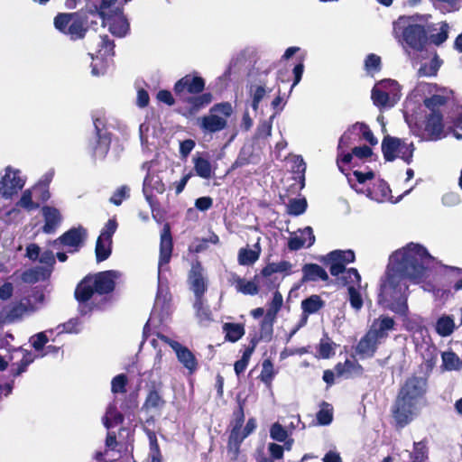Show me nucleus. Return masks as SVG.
Here are the masks:
<instances>
[{"label":"nucleus","mask_w":462,"mask_h":462,"mask_svg":"<svg viewBox=\"0 0 462 462\" xmlns=\"http://www.w3.org/2000/svg\"><path fill=\"white\" fill-rule=\"evenodd\" d=\"M397 262L388 265L381 278L377 304L398 315L408 314V280L420 281L432 256L421 245L410 243L402 252H396Z\"/></svg>","instance_id":"1"},{"label":"nucleus","mask_w":462,"mask_h":462,"mask_svg":"<svg viewBox=\"0 0 462 462\" xmlns=\"http://www.w3.org/2000/svg\"><path fill=\"white\" fill-rule=\"evenodd\" d=\"M428 380L422 376L411 375L400 386L391 407L395 427L402 429L410 424L420 413L425 402Z\"/></svg>","instance_id":"2"},{"label":"nucleus","mask_w":462,"mask_h":462,"mask_svg":"<svg viewBox=\"0 0 462 462\" xmlns=\"http://www.w3.org/2000/svg\"><path fill=\"white\" fill-rule=\"evenodd\" d=\"M206 80L197 71L186 74L173 86V92L180 106L178 114L187 119L195 118L214 100L211 92H205Z\"/></svg>","instance_id":"3"},{"label":"nucleus","mask_w":462,"mask_h":462,"mask_svg":"<svg viewBox=\"0 0 462 462\" xmlns=\"http://www.w3.org/2000/svg\"><path fill=\"white\" fill-rule=\"evenodd\" d=\"M121 273L116 270H107L97 273L87 274L77 284L74 298L81 306L88 302L95 293L107 295L112 293L116 285V280Z\"/></svg>","instance_id":"4"},{"label":"nucleus","mask_w":462,"mask_h":462,"mask_svg":"<svg viewBox=\"0 0 462 462\" xmlns=\"http://www.w3.org/2000/svg\"><path fill=\"white\" fill-rule=\"evenodd\" d=\"M232 114L231 103H217L209 108L208 115L198 118V125L204 134L220 132L227 127V119Z\"/></svg>","instance_id":"5"},{"label":"nucleus","mask_w":462,"mask_h":462,"mask_svg":"<svg viewBox=\"0 0 462 462\" xmlns=\"http://www.w3.org/2000/svg\"><path fill=\"white\" fill-rule=\"evenodd\" d=\"M381 149L385 162H393L396 158H401L407 164L412 162L415 151L413 143H407L401 138L385 135Z\"/></svg>","instance_id":"6"},{"label":"nucleus","mask_w":462,"mask_h":462,"mask_svg":"<svg viewBox=\"0 0 462 462\" xmlns=\"http://www.w3.org/2000/svg\"><path fill=\"white\" fill-rule=\"evenodd\" d=\"M93 123L95 137L88 141V145L94 156L104 159L110 150L112 134L102 119L94 118Z\"/></svg>","instance_id":"7"},{"label":"nucleus","mask_w":462,"mask_h":462,"mask_svg":"<svg viewBox=\"0 0 462 462\" xmlns=\"http://www.w3.org/2000/svg\"><path fill=\"white\" fill-rule=\"evenodd\" d=\"M115 55V42L114 39H111L108 35H101L100 41L97 43V51L96 57L91 54V73L94 76H99L104 73L105 65L104 60L106 57Z\"/></svg>","instance_id":"8"},{"label":"nucleus","mask_w":462,"mask_h":462,"mask_svg":"<svg viewBox=\"0 0 462 462\" xmlns=\"http://www.w3.org/2000/svg\"><path fill=\"white\" fill-rule=\"evenodd\" d=\"M24 184L25 181L21 178L20 171L7 166L5 175L0 179V196L5 199H12L23 188Z\"/></svg>","instance_id":"9"},{"label":"nucleus","mask_w":462,"mask_h":462,"mask_svg":"<svg viewBox=\"0 0 462 462\" xmlns=\"http://www.w3.org/2000/svg\"><path fill=\"white\" fill-rule=\"evenodd\" d=\"M88 237L87 229L79 226L71 227L53 241V245H63L69 248V253L78 252L85 244Z\"/></svg>","instance_id":"10"},{"label":"nucleus","mask_w":462,"mask_h":462,"mask_svg":"<svg viewBox=\"0 0 462 462\" xmlns=\"http://www.w3.org/2000/svg\"><path fill=\"white\" fill-rule=\"evenodd\" d=\"M159 337L171 347L176 354L178 361L188 370L189 374H193L198 370L199 362L189 347L176 340L171 339L167 336L161 335Z\"/></svg>","instance_id":"11"},{"label":"nucleus","mask_w":462,"mask_h":462,"mask_svg":"<svg viewBox=\"0 0 462 462\" xmlns=\"http://www.w3.org/2000/svg\"><path fill=\"white\" fill-rule=\"evenodd\" d=\"M429 31H394V37L398 39L403 48H410L413 51H420L428 43Z\"/></svg>","instance_id":"12"},{"label":"nucleus","mask_w":462,"mask_h":462,"mask_svg":"<svg viewBox=\"0 0 462 462\" xmlns=\"http://www.w3.org/2000/svg\"><path fill=\"white\" fill-rule=\"evenodd\" d=\"M165 191V185L158 173L148 172L143 183V192L145 199L150 205L156 200L154 193L162 194Z\"/></svg>","instance_id":"13"},{"label":"nucleus","mask_w":462,"mask_h":462,"mask_svg":"<svg viewBox=\"0 0 462 462\" xmlns=\"http://www.w3.org/2000/svg\"><path fill=\"white\" fill-rule=\"evenodd\" d=\"M173 251V239L171 236V226L166 223L161 232L160 236V251L158 266L161 268L170 263Z\"/></svg>","instance_id":"14"},{"label":"nucleus","mask_w":462,"mask_h":462,"mask_svg":"<svg viewBox=\"0 0 462 462\" xmlns=\"http://www.w3.org/2000/svg\"><path fill=\"white\" fill-rule=\"evenodd\" d=\"M275 319L276 318L270 316V314H264L260 322L259 333L250 337L248 345L256 348L258 343L261 341L265 343L271 342L273 337V325Z\"/></svg>","instance_id":"15"},{"label":"nucleus","mask_w":462,"mask_h":462,"mask_svg":"<svg viewBox=\"0 0 462 462\" xmlns=\"http://www.w3.org/2000/svg\"><path fill=\"white\" fill-rule=\"evenodd\" d=\"M42 214L44 219V225L42 231L44 234H53L62 222V216L60 210L52 206H42Z\"/></svg>","instance_id":"16"},{"label":"nucleus","mask_w":462,"mask_h":462,"mask_svg":"<svg viewBox=\"0 0 462 462\" xmlns=\"http://www.w3.org/2000/svg\"><path fill=\"white\" fill-rule=\"evenodd\" d=\"M430 15H403L401 16L394 23L393 29H432L428 20Z\"/></svg>","instance_id":"17"},{"label":"nucleus","mask_w":462,"mask_h":462,"mask_svg":"<svg viewBox=\"0 0 462 462\" xmlns=\"http://www.w3.org/2000/svg\"><path fill=\"white\" fill-rule=\"evenodd\" d=\"M162 383L161 382H151L148 389V393L145 401L143 404V409L146 411L150 410H161L164 407L166 402L161 394Z\"/></svg>","instance_id":"18"},{"label":"nucleus","mask_w":462,"mask_h":462,"mask_svg":"<svg viewBox=\"0 0 462 462\" xmlns=\"http://www.w3.org/2000/svg\"><path fill=\"white\" fill-rule=\"evenodd\" d=\"M395 321L389 316L381 315L375 319L368 331L380 342L388 337V331L394 328Z\"/></svg>","instance_id":"19"},{"label":"nucleus","mask_w":462,"mask_h":462,"mask_svg":"<svg viewBox=\"0 0 462 462\" xmlns=\"http://www.w3.org/2000/svg\"><path fill=\"white\" fill-rule=\"evenodd\" d=\"M381 342L367 331L359 340L356 352L362 358H371L377 351Z\"/></svg>","instance_id":"20"},{"label":"nucleus","mask_w":462,"mask_h":462,"mask_svg":"<svg viewBox=\"0 0 462 462\" xmlns=\"http://www.w3.org/2000/svg\"><path fill=\"white\" fill-rule=\"evenodd\" d=\"M425 132L431 140H439L443 136V114L430 113L425 119Z\"/></svg>","instance_id":"21"},{"label":"nucleus","mask_w":462,"mask_h":462,"mask_svg":"<svg viewBox=\"0 0 462 462\" xmlns=\"http://www.w3.org/2000/svg\"><path fill=\"white\" fill-rule=\"evenodd\" d=\"M55 29H83V18L79 13H61L54 18Z\"/></svg>","instance_id":"22"},{"label":"nucleus","mask_w":462,"mask_h":462,"mask_svg":"<svg viewBox=\"0 0 462 462\" xmlns=\"http://www.w3.org/2000/svg\"><path fill=\"white\" fill-rule=\"evenodd\" d=\"M301 271V283L318 281L328 282L329 279L326 270L317 263H305Z\"/></svg>","instance_id":"23"},{"label":"nucleus","mask_w":462,"mask_h":462,"mask_svg":"<svg viewBox=\"0 0 462 462\" xmlns=\"http://www.w3.org/2000/svg\"><path fill=\"white\" fill-rule=\"evenodd\" d=\"M301 236L291 237L288 241V248L291 251H298L304 247L307 243V247H310L315 243V236L313 229L310 226H306L300 231Z\"/></svg>","instance_id":"24"},{"label":"nucleus","mask_w":462,"mask_h":462,"mask_svg":"<svg viewBox=\"0 0 462 462\" xmlns=\"http://www.w3.org/2000/svg\"><path fill=\"white\" fill-rule=\"evenodd\" d=\"M258 280V275H254L253 281H246L244 278L236 274L232 276V285L235 286L236 291L243 293L244 295H256L259 292V286L255 282Z\"/></svg>","instance_id":"25"},{"label":"nucleus","mask_w":462,"mask_h":462,"mask_svg":"<svg viewBox=\"0 0 462 462\" xmlns=\"http://www.w3.org/2000/svg\"><path fill=\"white\" fill-rule=\"evenodd\" d=\"M456 328L457 326L454 319L450 315H442L437 319L435 324L436 332L442 337L450 336Z\"/></svg>","instance_id":"26"},{"label":"nucleus","mask_w":462,"mask_h":462,"mask_svg":"<svg viewBox=\"0 0 462 462\" xmlns=\"http://www.w3.org/2000/svg\"><path fill=\"white\" fill-rule=\"evenodd\" d=\"M225 333V339L228 342L235 343L245 335V326L242 323L226 322L222 326Z\"/></svg>","instance_id":"27"},{"label":"nucleus","mask_w":462,"mask_h":462,"mask_svg":"<svg viewBox=\"0 0 462 462\" xmlns=\"http://www.w3.org/2000/svg\"><path fill=\"white\" fill-rule=\"evenodd\" d=\"M324 306L325 301L317 294H312L301 301V310L306 316L317 313Z\"/></svg>","instance_id":"28"},{"label":"nucleus","mask_w":462,"mask_h":462,"mask_svg":"<svg viewBox=\"0 0 462 462\" xmlns=\"http://www.w3.org/2000/svg\"><path fill=\"white\" fill-rule=\"evenodd\" d=\"M260 254L261 248L258 243L254 245V249L241 248L238 251V263L240 265H251L259 259Z\"/></svg>","instance_id":"29"},{"label":"nucleus","mask_w":462,"mask_h":462,"mask_svg":"<svg viewBox=\"0 0 462 462\" xmlns=\"http://www.w3.org/2000/svg\"><path fill=\"white\" fill-rule=\"evenodd\" d=\"M334 370L337 377L345 376L348 378L352 372H358L361 374L363 372V366L357 362L346 359L344 363H337L335 365Z\"/></svg>","instance_id":"30"},{"label":"nucleus","mask_w":462,"mask_h":462,"mask_svg":"<svg viewBox=\"0 0 462 462\" xmlns=\"http://www.w3.org/2000/svg\"><path fill=\"white\" fill-rule=\"evenodd\" d=\"M112 243L113 241L97 237L95 247L96 260L97 263H101L109 258L112 254Z\"/></svg>","instance_id":"31"},{"label":"nucleus","mask_w":462,"mask_h":462,"mask_svg":"<svg viewBox=\"0 0 462 462\" xmlns=\"http://www.w3.org/2000/svg\"><path fill=\"white\" fill-rule=\"evenodd\" d=\"M246 437L242 430V426H232V430L228 436L227 448L229 450H234L238 453L240 446Z\"/></svg>","instance_id":"32"},{"label":"nucleus","mask_w":462,"mask_h":462,"mask_svg":"<svg viewBox=\"0 0 462 462\" xmlns=\"http://www.w3.org/2000/svg\"><path fill=\"white\" fill-rule=\"evenodd\" d=\"M194 171L196 174L203 179L208 180L212 177V167L210 162L203 157L193 158Z\"/></svg>","instance_id":"33"},{"label":"nucleus","mask_w":462,"mask_h":462,"mask_svg":"<svg viewBox=\"0 0 462 462\" xmlns=\"http://www.w3.org/2000/svg\"><path fill=\"white\" fill-rule=\"evenodd\" d=\"M442 60L438 54H435L430 63H423L420 65L418 75L419 77H435L438 74L439 68L442 65Z\"/></svg>","instance_id":"34"},{"label":"nucleus","mask_w":462,"mask_h":462,"mask_svg":"<svg viewBox=\"0 0 462 462\" xmlns=\"http://www.w3.org/2000/svg\"><path fill=\"white\" fill-rule=\"evenodd\" d=\"M447 103L448 97L438 94L432 95L430 97H426L423 100V105L430 111V113L435 114H442L439 108L445 106Z\"/></svg>","instance_id":"35"},{"label":"nucleus","mask_w":462,"mask_h":462,"mask_svg":"<svg viewBox=\"0 0 462 462\" xmlns=\"http://www.w3.org/2000/svg\"><path fill=\"white\" fill-rule=\"evenodd\" d=\"M429 458V449L425 441L413 443V450L410 454V462H426Z\"/></svg>","instance_id":"36"},{"label":"nucleus","mask_w":462,"mask_h":462,"mask_svg":"<svg viewBox=\"0 0 462 462\" xmlns=\"http://www.w3.org/2000/svg\"><path fill=\"white\" fill-rule=\"evenodd\" d=\"M262 366L259 378L267 387H271L277 372L274 370L273 364L269 358L263 361Z\"/></svg>","instance_id":"37"},{"label":"nucleus","mask_w":462,"mask_h":462,"mask_svg":"<svg viewBox=\"0 0 462 462\" xmlns=\"http://www.w3.org/2000/svg\"><path fill=\"white\" fill-rule=\"evenodd\" d=\"M323 263L326 265H329V273L332 276L343 274L346 270V264L337 259V256H332L331 252L323 259Z\"/></svg>","instance_id":"38"},{"label":"nucleus","mask_w":462,"mask_h":462,"mask_svg":"<svg viewBox=\"0 0 462 462\" xmlns=\"http://www.w3.org/2000/svg\"><path fill=\"white\" fill-rule=\"evenodd\" d=\"M254 347L248 345L247 346H245L242 357L235 362L234 370L237 376H240V374H242L245 371L249 364L251 356L254 352Z\"/></svg>","instance_id":"39"},{"label":"nucleus","mask_w":462,"mask_h":462,"mask_svg":"<svg viewBox=\"0 0 462 462\" xmlns=\"http://www.w3.org/2000/svg\"><path fill=\"white\" fill-rule=\"evenodd\" d=\"M442 367L444 370L452 371L459 368L461 363L458 356L453 351H446L441 355Z\"/></svg>","instance_id":"40"},{"label":"nucleus","mask_w":462,"mask_h":462,"mask_svg":"<svg viewBox=\"0 0 462 462\" xmlns=\"http://www.w3.org/2000/svg\"><path fill=\"white\" fill-rule=\"evenodd\" d=\"M16 206L24 208L27 211H32L40 208V203L32 200V189H27L23 190L20 199L17 201Z\"/></svg>","instance_id":"41"},{"label":"nucleus","mask_w":462,"mask_h":462,"mask_svg":"<svg viewBox=\"0 0 462 462\" xmlns=\"http://www.w3.org/2000/svg\"><path fill=\"white\" fill-rule=\"evenodd\" d=\"M316 418L319 425H329L333 420V408L331 405L323 402L322 408L317 412Z\"/></svg>","instance_id":"42"},{"label":"nucleus","mask_w":462,"mask_h":462,"mask_svg":"<svg viewBox=\"0 0 462 462\" xmlns=\"http://www.w3.org/2000/svg\"><path fill=\"white\" fill-rule=\"evenodd\" d=\"M336 344L327 337L326 340L323 338L320 340L318 346L319 357L323 359H328L335 355Z\"/></svg>","instance_id":"43"},{"label":"nucleus","mask_w":462,"mask_h":462,"mask_svg":"<svg viewBox=\"0 0 462 462\" xmlns=\"http://www.w3.org/2000/svg\"><path fill=\"white\" fill-rule=\"evenodd\" d=\"M253 152L250 148L243 147L236 161L231 165V170L244 167L252 163Z\"/></svg>","instance_id":"44"},{"label":"nucleus","mask_w":462,"mask_h":462,"mask_svg":"<svg viewBox=\"0 0 462 462\" xmlns=\"http://www.w3.org/2000/svg\"><path fill=\"white\" fill-rule=\"evenodd\" d=\"M307 207L306 199H292L288 204L287 213L292 216H300L306 211Z\"/></svg>","instance_id":"45"},{"label":"nucleus","mask_w":462,"mask_h":462,"mask_svg":"<svg viewBox=\"0 0 462 462\" xmlns=\"http://www.w3.org/2000/svg\"><path fill=\"white\" fill-rule=\"evenodd\" d=\"M341 281L343 285H356L360 287L361 276L356 268H348L342 274Z\"/></svg>","instance_id":"46"},{"label":"nucleus","mask_w":462,"mask_h":462,"mask_svg":"<svg viewBox=\"0 0 462 462\" xmlns=\"http://www.w3.org/2000/svg\"><path fill=\"white\" fill-rule=\"evenodd\" d=\"M189 284L196 297V305L197 304L201 305L202 304L201 299L207 291V283H206L205 278L189 282Z\"/></svg>","instance_id":"47"},{"label":"nucleus","mask_w":462,"mask_h":462,"mask_svg":"<svg viewBox=\"0 0 462 462\" xmlns=\"http://www.w3.org/2000/svg\"><path fill=\"white\" fill-rule=\"evenodd\" d=\"M128 378L126 374H120L115 376L111 382V391L113 393H126V385Z\"/></svg>","instance_id":"48"},{"label":"nucleus","mask_w":462,"mask_h":462,"mask_svg":"<svg viewBox=\"0 0 462 462\" xmlns=\"http://www.w3.org/2000/svg\"><path fill=\"white\" fill-rule=\"evenodd\" d=\"M130 197V189L126 185L119 187L110 197L109 201L115 206H120L122 202Z\"/></svg>","instance_id":"49"},{"label":"nucleus","mask_w":462,"mask_h":462,"mask_svg":"<svg viewBox=\"0 0 462 462\" xmlns=\"http://www.w3.org/2000/svg\"><path fill=\"white\" fill-rule=\"evenodd\" d=\"M347 291L351 307L356 310H360L364 305L360 291L353 285L348 286Z\"/></svg>","instance_id":"50"},{"label":"nucleus","mask_w":462,"mask_h":462,"mask_svg":"<svg viewBox=\"0 0 462 462\" xmlns=\"http://www.w3.org/2000/svg\"><path fill=\"white\" fill-rule=\"evenodd\" d=\"M282 303H283L282 295L281 294L280 291H276L273 293V300H271V302L269 304V308L267 309L265 314H270V316L276 318L278 312L280 311V310L282 307Z\"/></svg>","instance_id":"51"},{"label":"nucleus","mask_w":462,"mask_h":462,"mask_svg":"<svg viewBox=\"0 0 462 462\" xmlns=\"http://www.w3.org/2000/svg\"><path fill=\"white\" fill-rule=\"evenodd\" d=\"M371 97L374 104L378 107L385 106L390 99V96L386 91L375 87L372 89Z\"/></svg>","instance_id":"52"},{"label":"nucleus","mask_w":462,"mask_h":462,"mask_svg":"<svg viewBox=\"0 0 462 462\" xmlns=\"http://www.w3.org/2000/svg\"><path fill=\"white\" fill-rule=\"evenodd\" d=\"M270 437L275 441L283 442L288 438V432L282 424L275 422L271 426Z\"/></svg>","instance_id":"53"},{"label":"nucleus","mask_w":462,"mask_h":462,"mask_svg":"<svg viewBox=\"0 0 462 462\" xmlns=\"http://www.w3.org/2000/svg\"><path fill=\"white\" fill-rule=\"evenodd\" d=\"M32 189L34 197L41 203L47 202L51 198L50 189L47 187V184L36 183Z\"/></svg>","instance_id":"54"},{"label":"nucleus","mask_w":462,"mask_h":462,"mask_svg":"<svg viewBox=\"0 0 462 462\" xmlns=\"http://www.w3.org/2000/svg\"><path fill=\"white\" fill-rule=\"evenodd\" d=\"M435 5L443 13H450L457 11L461 6L460 0H434Z\"/></svg>","instance_id":"55"},{"label":"nucleus","mask_w":462,"mask_h":462,"mask_svg":"<svg viewBox=\"0 0 462 462\" xmlns=\"http://www.w3.org/2000/svg\"><path fill=\"white\" fill-rule=\"evenodd\" d=\"M356 127L359 128L360 132L362 133L363 138L367 141L372 146H374L377 144L378 140L374 135L373 132L369 128V126L365 123H356L351 126V128L356 129Z\"/></svg>","instance_id":"56"},{"label":"nucleus","mask_w":462,"mask_h":462,"mask_svg":"<svg viewBox=\"0 0 462 462\" xmlns=\"http://www.w3.org/2000/svg\"><path fill=\"white\" fill-rule=\"evenodd\" d=\"M273 124L272 120H263L261 122L255 131L254 138L266 139L272 134Z\"/></svg>","instance_id":"57"},{"label":"nucleus","mask_w":462,"mask_h":462,"mask_svg":"<svg viewBox=\"0 0 462 462\" xmlns=\"http://www.w3.org/2000/svg\"><path fill=\"white\" fill-rule=\"evenodd\" d=\"M26 310V306L22 302L16 303L9 309L5 319L9 322H13L20 319Z\"/></svg>","instance_id":"58"},{"label":"nucleus","mask_w":462,"mask_h":462,"mask_svg":"<svg viewBox=\"0 0 462 462\" xmlns=\"http://www.w3.org/2000/svg\"><path fill=\"white\" fill-rule=\"evenodd\" d=\"M117 226L118 223L115 217L108 219V221L106 223L105 226L101 230V233L98 237H101L105 240L112 241V237L116 233Z\"/></svg>","instance_id":"59"},{"label":"nucleus","mask_w":462,"mask_h":462,"mask_svg":"<svg viewBox=\"0 0 462 462\" xmlns=\"http://www.w3.org/2000/svg\"><path fill=\"white\" fill-rule=\"evenodd\" d=\"M238 405L236 409L233 411V419L231 421V425L233 426H242L245 422V400H238Z\"/></svg>","instance_id":"60"},{"label":"nucleus","mask_w":462,"mask_h":462,"mask_svg":"<svg viewBox=\"0 0 462 462\" xmlns=\"http://www.w3.org/2000/svg\"><path fill=\"white\" fill-rule=\"evenodd\" d=\"M203 273L204 268L201 262L199 259H196L191 263V267L188 273V282L204 278Z\"/></svg>","instance_id":"61"},{"label":"nucleus","mask_w":462,"mask_h":462,"mask_svg":"<svg viewBox=\"0 0 462 462\" xmlns=\"http://www.w3.org/2000/svg\"><path fill=\"white\" fill-rule=\"evenodd\" d=\"M109 29H129L130 23L127 18L122 14H115L110 19Z\"/></svg>","instance_id":"62"},{"label":"nucleus","mask_w":462,"mask_h":462,"mask_svg":"<svg viewBox=\"0 0 462 462\" xmlns=\"http://www.w3.org/2000/svg\"><path fill=\"white\" fill-rule=\"evenodd\" d=\"M381 63L380 56L370 53L365 58V69L369 72H378L381 70Z\"/></svg>","instance_id":"63"},{"label":"nucleus","mask_w":462,"mask_h":462,"mask_svg":"<svg viewBox=\"0 0 462 462\" xmlns=\"http://www.w3.org/2000/svg\"><path fill=\"white\" fill-rule=\"evenodd\" d=\"M332 256H337L345 264L354 263L356 261L355 252L351 249L348 250H334L331 251Z\"/></svg>","instance_id":"64"}]
</instances>
